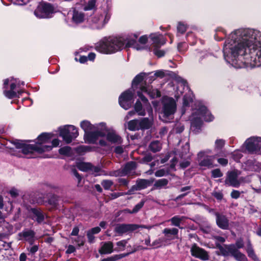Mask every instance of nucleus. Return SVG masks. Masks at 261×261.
Listing matches in <instances>:
<instances>
[{"label": "nucleus", "instance_id": "nucleus-1", "mask_svg": "<svg viewBox=\"0 0 261 261\" xmlns=\"http://www.w3.org/2000/svg\"><path fill=\"white\" fill-rule=\"evenodd\" d=\"M255 56L254 61L261 65V33L249 29H240L232 32L223 48L225 58L236 59L247 54V49Z\"/></svg>", "mask_w": 261, "mask_h": 261}, {"label": "nucleus", "instance_id": "nucleus-2", "mask_svg": "<svg viewBox=\"0 0 261 261\" xmlns=\"http://www.w3.org/2000/svg\"><path fill=\"white\" fill-rule=\"evenodd\" d=\"M137 37L138 36L134 34L133 37H120L110 39L100 42L97 47L100 52L105 54H111L120 50L124 48V45L125 47H134L138 50L144 49V46L136 43Z\"/></svg>", "mask_w": 261, "mask_h": 261}, {"label": "nucleus", "instance_id": "nucleus-3", "mask_svg": "<svg viewBox=\"0 0 261 261\" xmlns=\"http://www.w3.org/2000/svg\"><path fill=\"white\" fill-rule=\"evenodd\" d=\"M81 126L85 132L88 140L90 142L94 143L98 137H103L105 135V124L103 123L93 125L88 121H83L81 123Z\"/></svg>", "mask_w": 261, "mask_h": 261}, {"label": "nucleus", "instance_id": "nucleus-4", "mask_svg": "<svg viewBox=\"0 0 261 261\" xmlns=\"http://www.w3.org/2000/svg\"><path fill=\"white\" fill-rule=\"evenodd\" d=\"M17 149H20L24 154L31 155L34 152L42 153L44 151H48L51 149L52 147L50 146L44 145L40 146L38 144L34 145L25 144L22 142H15L14 143Z\"/></svg>", "mask_w": 261, "mask_h": 261}, {"label": "nucleus", "instance_id": "nucleus-5", "mask_svg": "<svg viewBox=\"0 0 261 261\" xmlns=\"http://www.w3.org/2000/svg\"><path fill=\"white\" fill-rule=\"evenodd\" d=\"M137 167V164L135 162H129L121 168L112 171L110 175L113 176H124L126 175L132 176L136 174L135 170Z\"/></svg>", "mask_w": 261, "mask_h": 261}, {"label": "nucleus", "instance_id": "nucleus-6", "mask_svg": "<svg viewBox=\"0 0 261 261\" xmlns=\"http://www.w3.org/2000/svg\"><path fill=\"white\" fill-rule=\"evenodd\" d=\"M162 111L164 116L168 117L174 114L176 110V105L173 98L165 96L162 100Z\"/></svg>", "mask_w": 261, "mask_h": 261}, {"label": "nucleus", "instance_id": "nucleus-7", "mask_svg": "<svg viewBox=\"0 0 261 261\" xmlns=\"http://www.w3.org/2000/svg\"><path fill=\"white\" fill-rule=\"evenodd\" d=\"M60 134L63 140L68 144L72 141L73 139L77 137L79 133L74 126L68 125L61 128Z\"/></svg>", "mask_w": 261, "mask_h": 261}, {"label": "nucleus", "instance_id": "nucleus-8", "mask_svg": "<svg viewBox=\"0 0 261 261\" xmlns=\"http://www.w3.org/2000/svg\"><path fill=\"white\" fill-rule=\"evenodd\" d=\"M152 226L139 225L137 224H118L116 225L114 231L118 235L122 236L123 233L133 231L139 228H145L150 229Z\"/></svg>", "mask_w": 261, "mask_h": 261}, {"label": "nucleus", "instance_id": "nucleus-9", "mask_svg": "<svg viewBox=\"0 0 261 261\" xmlns=\"http://www.w3.org/2000/svg\"><path fill=\"white\" fill-rule=\"evenodd\" d=\"M54 11V8L50 4L41 3L35 10L34 14L38 18H45L49 17Z\"/></svg>", "mask_w": 261, "mask_h": 261}, {"label": "nucleus", "instance_id": "nucleus-10", "mask_svg": "<svg viewBox=\"0 0 261 261\" xmlns=\"http://www.w3.org/2000/svg\"><path fill=\"white\" fill-rule=\"evenodd\" d=\"M133 96L134 92L130 90H128L123 92L119 97V102L120 105L125 110L130 108L133 102Z\"/></svg>", "mask_w": 261, "mask_h": 261}, {"label": "nucleus", "instance_id": "nucleus-11", "mask_svg": "<svg viewBox=\"0 0 261 261\" xmlns=\"http://www.w3.org/2000/svg\"><path fill=\"white\" fill-rule=\"evenodd\" d=\"M246 149L250 152L256 153L261 149V138H251L246 141Z\"/></svg>", "mask_w": 261, "mask_h": 261}, {"label": "nucleus", "instance_id": "nucleus-12", "mask_svg": "<svg viewBox=\"0 0 261 261\" xmlns=\"http://www.w3.org/2000/svg\"><path fill=\"white\" fill-rule=\"evenodd\" d=\"M191 254L197 258H199L203 260H206L208 259L207 253L203 249L198 247L194 244L191 248Z\"/></svg>", "mask_w": 261, "mask_h": 261}, {"label": "nucleus", "instance_id": "nucleus-13", "mask_svg": "<svg viewBox=\"0 0 261 261\" xmlns=\"http://www.w3.org/2000/svg\"><path fill=\"white\" fill-rule=\"evenodd\" d=\"M77 168L84 172H89L91 173H97L100 170V168L98 167H95L89 163H79L76 165Z\"/></svg>", "mask_w": 261, "mask_h": 261}, {"label": "nucleus", "instance_id": "nucleus-14", "mask_svg": "<svg viewBox=\"0 0 261 261\" xmlns=\"http://www.w3.org/2000/svg\"><path fill=\"white\" fill-rule=\"evenodd\" d=\"M227 249L237 260L248 261L245 255L239 251L233 245H229Z\"/></svg>", "mask_w": 261, "mask_h": 261}, {"label": "nucleus", "instance_id": "nucleus-15", "mask_svg": "<svg viewBox=\"0 0 261 261\" xmlns=\"http://www.w3.org/2000/svg\"><path fill=\"white\" fill-rule=\"evenodd\" d=\"M104 132L105 133V135L103 136H106L107 140L109 142L114 144H121L122 143V140L121 138L118 135L115 131H108L105 126Z\"/></svg>", "mask_w": 261, "mask_h": 261}, {"label": "nucleus", "instance_id": "nucleus-16", "mask_svg": "<svg viewBox=\"0 0 261 261\" xmlns=\"http://www.w3.org/2000/svg\"><path fill=\"white\" fill-rule=\"evenodd\" d=\"M163 233L165 237L163 238L165 242L178 238V230L176 228H166L163 230Z\"/></svg>", "mask_w": 261, "mask_h": 261}, {"label": "nucleus", "instance_id": "nucleus-17", "mask_svg": "<svg viewBox=\"0 0 261 261\" xmlns=\"http://www.w3.org/2000/svg\"><path fill=\"white\" fill-rule=\"evenodd\" d=\"M216 216V223L221 229H227L229 227V220L227 217L218 213L215 214Z\"/></svg>", "mask_w": 261, "mask_h": 261}, {"label": "nucleus", "instance_id": "nucleus-18", "mask_svg": "<svg viewBox=\"0 0 261 261\" xmlns=\"http://www.w3.org/2000/svg\"><path fill=\"white\" fill-rule=\"evenodd\" d=\"M225 183L232 187H238L240 185V181L238 180V174L237 172L233 171L229 173L225 180Z\"/></svg>", "mask_w": 261, "mask_h": 261}, {"label": "nucleus", "instance_id": "nucleus-19", "mask_svg": "<svg viewBox=\"0 0 261 261\" xmlns=\"http://www.w3.org/2000/svg\"><path fill=\"white\" fill-rule=\"evenodd\" d=\"M154 47H160L166 43V40L163 36L160 34H152L150 35Z\"/></svg>", "mask_w": 261, "mask_h": 261}, {"label": "nucleus", "instance_id": "nucleus-20", "mask_svg": "<svg viewBox=\"0 0 261 261\" xmlns=\"http://www.w3.org/2000/svg\"><path fill=\"white\" fill-rule=\"evenodd\" d=\"M198 112L199 115L198 119H201L203 117L206 121H211L213 119V116L205 107L201 106L198 110Z\"/></svg>", "mask_w": 261, "mask_h": 261}, {"label": "nucleus", "instance_id": "nucleus-21", "mask_svg": "<svg viewBox=\"0 0 261 261\" xmlns=\"http://www.w3.org/2000/svg\"><path fill=\"white\" fill-rule=\"evenodd\" d=\"M32 213V219L36 220L38 223H40L43 221L45 216L44 213L40 209L32 208L31 210Z\"/></svg>", "mask_w": 261, "mask_h": 261}, {"label": "nucleus", "instance_id": "nucleus-22", "mask_svg": "<svg viewBox=\"0 0 261 261\" xmlns=\"http://www.w3.org/2000/svg\"><path fill=\"white\" fill-rule=\"evenodd\" d=\"M145 74L144 73H140L138 75H137L135 79H134L133 82H132V88L133 89L137 88V86H139V88L141 90V86H147L146 85V83L145 82H144V79ZM135 89H134V91Z\"/></svg>", "mask_w": 261, "mask_h": 261}, {"label": "nucleus", "instance_id": "nucleus-23", "mask_svg": "<svg viewBox=\"0 0 261 261\" xmlns=\"http://www.w3.org/2000/svg\"><path fill=\"white\" fill-rule=\"evenodd\" d=\"M141 92L147 93L153 98L161 96L160 92L158 89H151V88L149 86H145L142 85L141 86Z\"/></svg>", "mask_w": 261, "mask_h": 261}, {"label": "nucleus", "instance_id": "nucleus-24", "mask_svg": "<svg viewBox=\"0 0 261 261\" xmlns=\"http://www.w3.org/2000/svg\"><path fill=\"white\" fill-rule=\"evenodd\" d=\"M113 251V244L112 242L103 243V245L99 250V252L102 254H110Z\"/></svg>", "mask_w": 261, "mask_h": 261}, {"label": "nucleus", "instance_id": "nucleus-25", "mask_svg": "<svg viewBox=\"0 0 261 261\" xmlns=\"http://www.w3.org/2000/svg\"><path fill=\"white\" fill-rule=\"evenodd\" d=\"M215 159V156H208L204 158L199 163L201 166H205L208 168H212L214 167V161Z\"/></svg>", "mask_w": 261, "mask_h": 261}, {"label": "nucleus", "instance_id": "nucleus-26", "mask_svg": "<svg viewBox=\"0 0 261 261\" xmlns=\"http://www.w3.org/2000/svg\"><path fill=\"white\" fill-rule=\"evenodd\" d=\"M150 182L148 180L140 179L137 180L136 186L138 190L144 189L149 186Z\"/></svg>", "mask_w": 261, "mask_h": 261}, {"label": "nucleus", "instance_id": "nucleus-27", "mask_svg": "<svg viewBox=\"0 0 261 261\" xmlns=\"http://www.w3.org/2000/svg\"><path fill=\"white\" fill-rule=\"evenodd\" d=\"M168 184V180L165 178L157 180L153 185V188L155 189H161L165 188Z\"/></svg>", "mask_w": 261, "mask_h": 261}, {"label": "nucleus", "instance_id": "nucleus-28", "mask_svg": "<svg viewBox=\"0 0 261 261\" xmlns=\"http://www.w3.org/2000/svg\"><path fill=\"white\" fill-rule=\"evenodd\" d=\"M52 137L50 134L43 133L38 138V143L39 144L47 143Z\"/></svg>", "mask_w": 261, "mask_h": 261}, {"label": "nucleus", "instance_id": "nucleus-29", "mask_svg": "<svg viewBox=\"0 0 261 261\" xmlns=\"http://www.w3.org/2000/svg\"><path fill=\"white\" fill-rule=\"evenodd\" d=\"M84 14L81 12H79L76 10L73 11L72 20L75 23H81L84 20Z\"/></svg>", "mask_w": 261, "mask_h": 261}, {"label": "nucleus", "instance_id": "nucleus-30", "mask_svg": "<svg viewBox=\"0 0 261 261\" xmlns=\"http://www.w3.org/2000/svg\"><path fill=\"white\" fill-rule=\"evenodd\" d=\"M185 218V217H179L178 216H175L172 217L170 221H171L172 225L178 227L180 228H182V227H180V223L184 220Z\"/></svg>", "mask_w": 261, "mask_h": 261}, {"label": "nucleus", "instance_id": "nucleus-31", "mask_svg": "<svg viewBox=\"0 0 261 261\" xmlns=\"http://www.w3.org/2000/svg\"><path fill=\"white\" fill-rule=\"evenodd\" d=\"M23 237L27 241L30 242L31 243L33 242V239L35 236V232L32 230H27L22 232Z\"/></svg>", "mask_w": 261, "mask_h": 261}, {"label": "nucleus", "instance_id": "nucleus-32", "mask_svg": "<svg viewBox=\"0 0 261 261\" xmlns=\"http://www.w3.org/2000/svg\"><path fill=\"white\" fill-rule=\"evenodd\" d=\"M161 148V144L158 141L152 142L149 145V149L153 152L159 151Z\"/></svg>", "mask_w": 261, "mask_h": 261}, {"label": "nucleus", "instance_id": "nucleus-33", "mask_svg": "<svg viewBox=\"0 0 261 261\" xmlns=\"http://www.w3.org/2000/svg\"><path fill=\"white\" fill-rule=\"evenodd\" d=\"M140 128L139 120H133L128 122V128L130 130H138Z\"/></svg>", "mask_w": 261, "mask_h": 261}, {"label": "nucleus", "instance_id": "nucleus-34", "mask_svg": "<svg viewBox=\"0 0 261 261\" xmlns=\"http://www.w3.org/2000/svg\"><path fill=\"white\" fill-rule=\"evenodd\" d=\"M140 129H147L151 126V121L147 118L142 119L139 120Z\"/></svg>", "mask_w": 261, "mask_h": 261}, {"label": "nucleus", "instance_id": "nucleus-35", "mask_svg": "<svg viewBox=\"0 0 261 261\" xmlns=\"http://www.w3.org/2000/svg\"><path fill=\"white\" fill-rule=\"evenodd\" d=\"M135 110L140 116H144L145 114V111L142 109V104L139 100L137 101L135 105Z\"/></svg>", "mask_w": 261, "mask_h": 261}, {"label": "nucleus", "instance_id": "nucleus-36", "mask_svg": "<svg viewBox=\"0 0 261 261\" xmlns=\"http://www.w3.org/2000/svg\"><path fill=\"white\" fill-rule=\"evenodd\" d=\"M128 254V253L123 254H119V255H115L113 256H110V257H107L106 258H104V259H102L101 261H116V260H118L123 257L126 256Z\"/></svg>", "mask_w": 261, "mask_h": 261}, {"label": "nucleus", "instance_id": "nucleus-37", "mask_svg": "<svg viewBox=\"0 0 261 261\" xmlns=\"http://www.w3.org/2000/svg\"><path fill=\"white\" fill-rule=\"evenodd\" d=\"M127 243V241L126 240H121L117 242L116 245L117 246V248H116V250L117 251L124 250Z\"/></svg>", "mask_w": 261, "mask_h": 261}, {"label": "nucleus", "instance_id": "nucleus-38", "mask_svg": "<svg viewBox=\"0 0 261 261\" xmlns=\"http://www.w3.org/2000/svg\"><path fill=\"white\" fill-rule=\"evenodd\" d=\"M101 184L105 190H109L113 185V182L111 180H103Z\"/></svg>", "mask_w": 261, "mask_h": 261}, {"label": "nucleus", "instance_id": "nucleus-39", "mask_svg": "<svg viewBox=\"0 0 261 261\" xmlns=\"http://www.w3.org/2000/svg\"><path fill=\"white\" fill-rule=\"evenodd\" d=\"M59 152L61 154L69 155L71 152V148L69 146H65L60 148Z\"/></svg>", "mask_w": 261, "mask_h": 261}, {"label": "nucleus", "instance_id": "nucleus-40", "mask_svg": "<svg viewBox=\"0 0 261 261\" xmlns=\"http://www.w3.org/2000/svg\"><path fill=\"white\" fill-rule=\"evenodd\" d=\"M163 242H165L164 239L163 238H159L152 242L151 246L155 247H160Z\"/></svg>", "mask_w": 261, "mask_h": 261}, {"label": "nucleus", "instance_id": "nucleus-41", "mask_svg": "<svg viewBox=\"0 0 261 261\" xmlns=\"http://www.w3.org/2000/svg\"><path fill=\"white\" fill-rule=\"evenodd\" d=\"M95 0H90L88 2V4L87 6H86L84 8L85 10H90L93 9L95 7Z\"/></svg>", "mask_w": 261, "mask_h": 261}, {"label": "nucleus", "instance_id": "nucleus-42", "mask_svg": "<svg viewBox=\"0 0 261 261\" xmlns=\"http://www.w3.org/2000/svg\"><path fill=\"white\" fill-rule=\"evenodd\" d=\"M145 200H142L140 203L137 204L132 211V213H137L144 205Z\"/></svg>", "mask_w": 261, "mask_h": 261}, {"label": "nucleus", "instance_id": "nucleus-43", "mask_svg": "<svg viewBox=\"0 0 261 261\" xmlns=\"http://www.w3.org/2000/svg\"><path fill=\"white\" fill-rule=\"evenodd\" d=\"M225 144V142L222 139L217 140L215 142V148L220 149L223 147Z\"/></svg>", "mask_w": 261, "mask_h": 261}, {"label": "nucleus", "instance_id": "nucleus-44", "mask_svg": "<svg viewBox=\"0 0 261 261\" xmlns=\"http://www.w3.org/2000/svg\"><path fill=\"white\" fill-rule=\"evenodd\" d=\"M4 94L6 97H8L9 98H12L16 96V92L11 90L9 91H5Z\"/></svg>", "mask_w": 261, "mask_h": 261}, {"label": "nucleus", "instance_id": "nucleus-45", "mask_svg": "<svg viewBox=\"0 0 261 261\" xmlns=\"http://www.w3.org/2000/svg\"><path fill=\"white\" fill-rule=\"evenodd\" d=\"M168 174V172L165 169H160L155 172V175L156 177H162Z\"/></svg>", "mask_w": 261, "mask_h": 261}, {"label": "nucleus", "instance_id": "nucleus-46", "mask_svg": "<svg viewBox=\"0 0 261 261\" xmlns=\"http://www.w3.org/2000/svg\"><path fill=\"white\" fill-rule=\"evenodd\" d=\"M186 30H187V27L184 24L180 23V22H179L178 23V25L177 26L178 32L183 34L186 32Z\"/></svg>", "mask_w": 261, "mask_h": 261}, {"label": "nucleus", "instance_id": "nucleus-47", "mask_svg": "<svg viewBox=\"0 0 261 261\" xmlns=\"http://www.w3.org/2000/svg\"><path fill=\"white\" fill-rule=\"evenodd\" d=\"M212 176L214 178L220 177L222 176V173L219 169L213 170L212 171Z\"/></svg>", "mask_w": 261, "mask_h": 261}, {"label": "nucleus", "instance_id": "nucleus-48", "mask_svg": "<svg viewBox=\"0 0 261 261\" xmlns=\"http://www.w3.org/2000/svg\"><path fill=\"white\" fill-rule=\"evenodd\" d=\"M159 47H154L153 49L154 54L158 57H161L165 54L164 51L160 50L158 49Z\"/></svg>", "mask_w": 261, "mask_h": 261}, {"label": "nucleus", "instance_id": "nucleus-49", "mask_svg": "<svg viewBox=\"0 0 261 261\" xmlns=\"http://www.w3.org/2000/svg\"><path fill=\"white\" fill-rule=\"evenodd\" d=\"M192 101V98L190 97L185 96L183 99V105L184 106H188L190 102Z\"/></svg>", "mask_w": 261, "mask_h": 261}, {"label": "nucleus", "instance_id": "nucleus-50", "mask_svg": "<svg viewBox=\"0 0 261 261\" xmlns=\"http://www.w3.org/2000/svg\"><path fill=\"white\" fill-rule=\"evenodd\" d=\"M238 250L239 249L242 248L244 247V243L242 239H240L238 240L235 245H233Z\"/></svg>", "mask_w": 261, "mask_h": 261}, {"label": "nucleus", "instance_id": "nucleus-51", "mask_svg": "<svg viewBox=\"0 0 261 261\" xmlns=\"http://www.w3.org/2000/svg\"><path fill=\"white\" fill-rule=\"evenodd\" d=\"M249 257L251 258L252 259H253L254 261H259L258 258L255 254L254 250L247 253Z\"/></svg>", "mask_w": 261, "mask_h": 261}, {"label": "nucleus", "instance_id": "nucleus-52", "mask_svg": "<svg viewBox=\"0 0 261 261\" xmlns=\"http://www.w3.org/2000/svg\"><path fill=\"white\" fill-rule=\"evenodd\" d=\"M136 191H138V189L135 185L132 186V187L127 192L124 193V195L132 194Z\"/></svg>", "mask_w": 261, "mask_h": 261}, {"label": "nucleus", "instance_id": "nucleus-53", "mask_svg": "<svg viewBox=\"0 0 261 261\" xmlns=\"http://www.w3.org/2000/svg\"><path fill=\"white\" fill-rule=\"evenodd\" d=\"M240 196V193L237 190H233L231 193V196L232 198L237 199Z\"/></svg>", "mask_w": 261, "mask_h": 261}, {"label": "nucleus", "instance_id": "nucleus-54", "mask_svg": "<svg viewBox=\"0 0 261 261\" xmlns=\"http://www.w3.org/2000/svg\"><path fill=\"white\" fill-rule=\"evenodd\" d=\"M154 75L156 77L163 78L165 76V73L163 70H158L155 72Z\"/></svg>", "mask_w": 261, "mask_h": 261}, {"label": "nucleus", "instance_id": "nucleus-55", "mask_svg": "<svg viewBox=\"0 0 261 261\" xmlns=\"http://www.w3.org/2000/svg\"><path fill=\"white\" fill-rule=\"evenodd\" d=\"M152 160V155L150 154H146L142 159V161L144 163H148Z\"/></svg>", "mask_w": 261, "mask_h": 261}, {"label": "nucleus", "instance_id": "nucleus-56", "mask_svg": "<svg viewBox=\"0 0 261 261\" xmlns=\"http://www.w3.org/2000/svg\"><path fill=\"white\" fill-rule=\"evenodd\" d=\"M118 182L120 184V185L124 186H127L128 184V181L125 178H119L118 179Z\"/></svg>", "mask_w": 261, "mask_h": 261}, {"label": "nucleus", "instance_id": "nucleus-57", "mask_svg": "<svg viewBox=\"0 0 261 261\" xmlns=\"http://www.w3.org/2000/svg\"><path fill=\"white\" fill-rule=\"evenodd\" d=\"M212 195L218 200H221L223 198V195L220 192H214Z\"/></svg>", "mask_w": 261, "mask_h": 261}, {"label": "nucleus", "instance_id": "nucleus-58", "mask_svg": "<svg viewBox=\"0 0 261 261\" xmlns=\"http://www.w3.org/2000/svg\"><path fill=\"white\" fill-rule=\"evenodd\" d=\"M147 40H148V38L146 36H141L140 38H139V42L144 45L145 44V43H146L147 41Z\"/></svg>", "mask_w": 261, "mask_h": 261}, {"label": "nucleus", "instance_id": "nucleus-59", "mask_svg": "<svg viewBox=\"0 0 261 261\" xmlns=\"http://www.w3.org/2000/svg\"><path fill=\"white\" fill-rule=\"evenodd\" d=\"M218 163L222 166H225L228 163V161L227 159L224 158H219L218 159Z\"/></svg>", "mask_w": 261, "mask_h": 261}, {"label": "nucleus", "instance_id": "nucleus-60", "mask_svg": "<svg viewBox=\"0 0 261 261\" xmlns=\"http://www.w3.org/2000/svg\"><path fill=\"white\" fill-rule=\"evenodd\" d=\"M115 152L117 154H121L123 152V148L120 146H117L115 148Z\"/></svg>", "mask_w": 261, "mask_h": 261}, {"label": "nucleus", "instance_id": "nucleus-61", "mask_svg": "<svg viewBox=\"0 0 261 261\" xmlns=\"http://www.w3.org/2000/svg\"><path fill=\"white\" fill-rule=\"evenodd\" d=\"M137 93H138V96L140 97V98L142 100V101L144 102V103H147L148 102V100L144 96L142 93H141L140 91H138L137 92Z\"/></svg>", "mask_w": 261, "mask_h": 261}, {"label": "nucleus", "instance_id": "nucleus-62", "mask_svg": "<svg viewBox=\"0 0 261 261\" xmlns=\"http://www.w3.org/2000/svg\"><path fill=\"white\" fill-rule=\"evenodd\" d=\"M100 231V228L99 227H95L94 228H92L90 231H89V232L91 233L92 234H96L99 232Z\"/></svg>", "mask_w": 261, "mask_h": 261}, {"label": "nucleus", "instance_id": "nucleus-63", "mask_svg": "<svg viewBox=\"0 0 261 261\" xmlns=\"http://www.w3.org/2000/svg\"><path fill=\"white\" fill-rule=\"evenodd\" d=\"M246 250L247 253L254 250L250 241H248L247 243Z\"/></svg>", "mask_w": 261, "mask_h": 261}, {"label": "nucleus", "instance_id": "nucleus-64", "mask_svg": "<svg viewBox=\"0 0 261 261\" xmlns=\"http://www.w3.org/2000/svg\"><path fill=\"white\" fill-rule=\"evenodd\" d=\"M75 250V247L72 245H69L68 247V249H67L66 252L67 254L71 253L73 252H74Z\"/></svg>", "mask_w": 261, "mask_h": 261}]
</instances>
